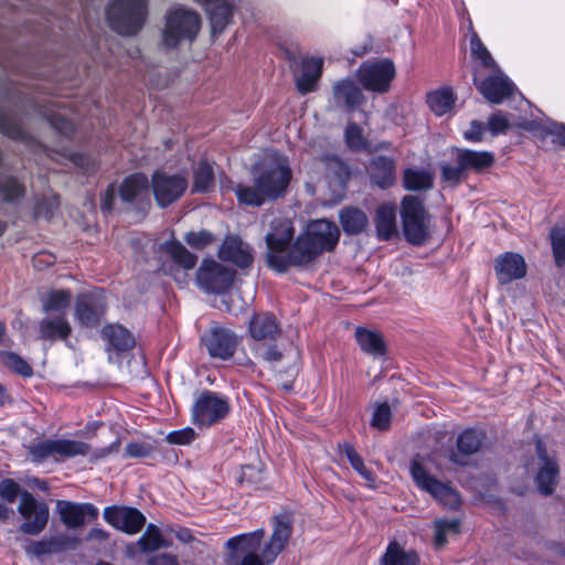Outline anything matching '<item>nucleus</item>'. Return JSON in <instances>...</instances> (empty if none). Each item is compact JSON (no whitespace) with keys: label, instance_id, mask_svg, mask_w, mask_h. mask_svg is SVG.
Here are the masks:
<instances>
[{"label":"nucleus","instance_id":"obj_17","mask_svg":"<svg viewBox=\"0 0 565 565\" xmlns=\"http://www.w3.org/2000/svg\"><path fill=\"white\" fill-rule=\"evenodd\" d=\"M103 514L108 524L130 535L139 533L146 524V516L131 507H107Z\"/></svg>","mask_w":565,"mask_h":565},{"label":"nucleus","instance_id":"obj_45","mask_svg":"<svg viewBox=\"0 0 565 565\" xmlns=\"http://www.w3.org/2000/svg\"><path fill=\"white\" fill-rule=\"evenodd\" d=\"M470 49L472 56L480 62V66L486 71H491L498 67L495 61L490 52L483 45L479 36L473 33L470 39Z\"/></svg>","mask_w":565,"mask_h":565},{"label":"nucleus","instance_id":"obj_62","mask_svg":"<svg viewBox=\"0 0 565 565\" xmlns=\"http://www.w3.org/2000/svg\"><path fill=\"white\" fill-rule=\"evenodd\" d=\"M125 452L130 458H143L151 454V447L139 443H131L127 445Z\"/></svg>","mask_w":565,"mask_h":565},{"label":"nucleus","instance_id":"obj_23","mask_svg":"<svg viewBox=\"0 0 565 565\" xmlns=\"http://www.w3.org/2000/svg\"><path fill=\"white\" fill-rule=\"evenodd\" d=\"M483 438V434L479 430H465L457 438V451H449V460L456 465H465L466 457L476 454L480 449Z\"/></svg>","mask_w":565,"mask_h":565},{"label":"nucleus","instance_id":"obj_49","mask_svg":"<svg viewBox=\"0 0 565 565\" xmlns=\"http://www.w3.org/2000/svg\"><path fill=\"white\" fill-rule=\"evenodd\" d=\"M24 194V188L14 178L0 179V199L13 202Z\"/></svg>","mask_w":565,"mask_h":565},{"label":"nucleus","instance_id":"obj_33","mask_svg":"<svg viewBox=\"0 0 565 565\" xmlns=\"http://www.w3.org/2000/svg\"><path fill=\"white\" fill-rule=\"evenodd\" d=\"M339 218L343 231L349 235L360 234L369 226L367 215L354 206L343 207Z\"/></svg>","mask_w":565,"mask_h":565},{"label":"nucleus","instance_id":"obj_60","mask_svg":"<svg viewBox=\"0 0 565 565\" xmlns=\"http://www.w3.org/2000/svg\"><path fill=\"white\" fill-rule=\"evenodd\" d=\"M488 128L492 135L497 136L509 128V120L501 111H497L489 117Z\"/></svg>","mask_w":565,"mask_h":565},{"label":"nucleus","instance_id":"obj_48","mask_svg":"<svg viewBox=\"0 0 565 565\" xmlns=\"http://www.w3.org/2000/svg\"><path fill=\"white\" fill-rule=\"evenodd\" d=\"M0 359L1 362L9 367L10 370L14 371L15 373L29 377L33 374L32 367L30 364L24 361L21 356L13 352L3 351L0 352Z\"/></svg>","mask_w":565,"mask_h":565},{"label":"nucleus","instance_id":"obj_36","mask_svg":"<svg viewBox=\"0 0 565 565\" xmlns=\"http://www.w3.org/2000/svg\"><path fill=\"white\" fill-rule=\"evenodd\" d=\"M72 292L66 289H53L43 300L42 308L46 313H56L66 317L72 302Z\"/></svg>","mask_w":565,"mask_h":565},{"label":"nucleus","instance_id":"obj_42","mask_svg":"<svg viewBox=\"0 0 565 565\" xmlns=\"http://www.w3.org/2000/svg\"><path fill=\"white\" fill-rule=\"evenodd\" d=\"M214 185V172L212 166L202 161L194 170L193 192H209Z\"/></svg>","mask_w":565,"mask_h":565},{"label":"nucleus","instance_id":"obj_64","mask_svg":"<svg viewBox=\"0 0 565 565\" xmlns=\"http://www.w3.org/2000/svg\"><path fill=\"white\" fill-rule=\"evenodd\" d=\"M116 188L114 184H110L102 196V209L106 212H110L114 207V202L116 199Z\"/></svg>","mask_w":565,"mask_h":565},{"label":"nucleus","instance_id":"obj_58","mask_svg":"<svg viewBox=\"0 0 565 565\" xmlns=\"http://www.w3.org/2000/svg\"><path fill=\"white\" fill-rule=\"evenodd\" d=\"M195 431L192 428L186 427L169 433L166 439L172 445H189L195 439Z\"/></svg>","mask_w":565,"mask_h":565},{"label":"nucleus","instance_id":"obj_9","mask_svg":"<svg viewBox=\"0 0 565 565\" xmlns=\"http://www.w3.org/2000/svg\"><path fill=\"white\" fill-rule=\"evenodd\" d=\"M18 512L24 520L19 531L26 535H39L47 525L50 509L44 501H39L29 491L21 492Z\"/></svg>","mask_w":565,"mask_h":565},{"label":"nucleus","instance_id":"obj_29","mask_svg":"<svg viewBox=\"0 0 565 565\" xmlns=\"http://www.w3.org/2000/svg\"><path fill=\"white\" fill-rule=\"evenodd\" d=\"M374 222L377 237L383 241L391 239L397 234L396 205L392 202L379 205L375 211Z\"/></svg>","mask_w":565,"mask_h":565},{"label":"nucleus","instance_id":"obj_41","mask_svg":"<svg viewBox=\"0 0 565 565\" xmlns=\"http://www.w3.org/2000/svg\"><path fill=\"white\" fill-rule=\"evenodd\" d=\"M403 183L409 191L428 190L433 186V178L426 171L408 168L404 171Z\"/></svg>","mask_w":565,"mask_h":565},{"label":"nucleus","instance_id":"obj_19","mask_svg":"<svg viewBox=\"0 0 565 565\" xmlns=\"http://www.w3.org/2000/svg\"><path fill=\"white\" fill-rule=\"evenodd\" d=\"M56 513L67 529H78L98 516V509L92 503H77L67 500L56 501Z\"/></svg>","mask_w":565,"mask_h":565},{"label":"nucleus","instance_id":"obj_51","mask_svg":"<svg viewBox=\"0 0 565 565\" xmlns=\"http://www.w3.org/2000/svg\"><path fill=\"white\" fill-rule=\"evenodd\" d=\"M551 242L555 262L558 266L565 263V228H553L551 231Z\"/></svg>","mask_w":565,"mask_h":565},{"label":"nucleus","instance_id":"obj_53","mask_svg":"<svg viewBox=\"0 0 565 565\" xmlns=\"http://www.w3.org/2000/svg\"><path fill=\"white\" fill-rule=\"evenodd\" d=\"M184 241L193 248L202 249L214 242V236L205 230L199 232H189Z\"/></svg>","mask_w":565,"mask_h":565},{"label":"nucleus","instance_id":"obj_7","mask_svg":"<svg viewBox=\"0 0 565 565\" xmlns=\"http://www.w3.org/2000/svg\"><path fill=\"white\" fill-rule=\"evenodd\" d=\"M89 451L88 444L71 439H45L29 446V454L34 462H43L50 458L61 461L76 456H85Z\"/></svg>","mask_w":565,"mask_h":565},{"label":"nucleus","instance_id":"obj_32","mask_svg":"<svg viewBox=\"0 0 565 565\" xmlns=\"http://www.w3.org/2000/svg\"><path fill=\"white\" fill-rule=\"evenodd\" d=\"M381 565H420L419 555L415 550H406L397 541L388 543L385 553L380 558Z\"/></svg>","mask_w":565,"mask_h":565},{"label":"nucleus","instance_id":"obj_26","mask_svg":"<svg viewBox=\"0 0 565 565\" xmlns=\"http://www.w3.org/2000/svg\"><path fill=\"white\" fill-rule=\"evenodd\" d=\"M280 332L276 318L268 312L255 315L249 322V333L257 343L275 340Z\"/></svg>","mask_w":565,"mask_h":565},{"label":"nucleus","instance_id":"obj_1","mask_svg":"<svg viewBox=\"0 0 565 565\" xmlns=\"http://www.w3.org/2000/svg\"><path fill=\"white\" fill-rule=\"evenodd\" d=\"M292 518L279 514L274 518L273 533L262 546L263 529L231 537L226 547L231 551L226 565H270L285 550L292 534Z\"/></svg>","mask_w":565,"mask_h":565},{"label":"nucleus","instance_id":"obj_38","mask_svg":"<svg viewBox=\"0 0 565 565\" xmlns=\"http://www.w3.org/2000/svg\"><path fill=\"white\" fill-rule=\"evenodd\" d=\"M456 96L451 88H440L431 92L427 96V104L431 111L437 116H443L450 111L455 105Z\"/></svg>","mask_w":565,"mask_h":565},{"label":"nucleus","instance_id":"obj_15","mask_svg":"<svg viewBox=\"0 0 565 565\" xmlns=\"http://www.w3.org/2000/svg\"><path fill=\"white\" fill-rule=\"evenodd\" d=\"M201 342L211 358L228 360L234 355L239 340L232 330L215 326L202 335Z\"/></svg>","mask_w":565,"mask_h":565},{"label":"nucleus","instance_id":"obj_50","mask_svg":"<svg viewBox=\"0 0 565 565\" xmlns=\"http://www.w3.org/2000/svg\"><path fill=\"white\" fill-rule=\"evenodd\" d=\"M345 142L354 151H361L366 147L363 129L355 122H349L345 128Z\"/></svg>","mask_w":565,"mask_h":565},{"label":"nucleus","instance_id":"obj_40","mask_svg":"<svg viewBox=\"0 0 565 565\" xmlns=\"http://www.w3.org/2000/svg\"><path fill=\"white\" fill-rule=\"evenodd\" d=\"M340 452H343L350 461L352 468L366 481L369 486L375 482V475L364 465L362 457L355 451L352 445H339Z\"/></svg>","mask_w":565,"mask_h":565},{"label":"nucleus","instance_id":"obj_52","mask_svg":"<svg viewBox=\"0 0 565 565\" xmlns=\"http://www.w3.org/2000/svg\"><path fill=\"white\" fill-rule=\"evenodd\" d=\"M391 408L387 403L379 404L375 407L371 426L379 430H386L391 425Z\"/></svg>","mask_w":565,"mask_h":565},{"label":"nucleus","instance_id":"obj_13","mask_svg":"<svg viewBox=\"0 0 565 565\" xmlns=\"http://www.w3.org/2000/svg\"><path fill=\"white\" fill-rule=\"evenodd\" d=\"M188 188V180L181 174L157 171L151 178V190L157 204L167 207L178 201Z\"/></svg>","mask_w":565,"mask_h":565},{"label":"nucleus","instance_id":"obj_54","mask_svg":"<svg viewBox=\"0 0 565 565\" xmlns=\"http://www.w3.org/2000/svg\"><path fill=\"white\" fill-rule=\"evenodd\" d=\"M58 205L60 201L56 195L46 196L36 204L35 216L50 220L53 216L54 212L57 210Z\"/></svg>","mask_w":565,"mask_h":565},{"label":"nucleus","instance_id":"obj_3","mask_svg":"<svg viewBox=\"0 0 565 565\" xmlns=\"http://www.w3.org/2000/svg\"><path fill=\"white\" fill-rule=\"evenodd\" d=\"M291 180L290 168L281 161L264 167L254 178L253 185L236 184L233 190L241 204L260 206L285 195Z\"/></svg>","mask_w":565,"mask_h":565},{"label":"nucleus","instance_id":"obj_30","mask_svg":"<svg viewBox=\"0 0 565 565\" xmlns=\"http://www.w3.org/2000/svg\"><path fill=\"white\" fill-rule=\"evenodd\" d=\"M72 333V327L64 316L47 317L39 323V338L44 341L66 340Z\"/></svg>","mask_w":565,"mask_h":565},{"label":"nucleus","instance_id":"obj_6","mask_svg":"<svg viewBox=\"0 0 565 565\" xmlns=\"http://www.w3.org/2000/svg\"><path fill=\"white\" fill-rule=\"evenodd\" d=\"M401 216L406 239L414 245H422L428 237V213L423 201L414 195L404 196Z\"/></svg>","mask_w":565,"mask_h":565},{"label":"nucleus","instance_id":"obj_34","mask_svg":"<svg viewBox=\"0 0 565 565\" xmlns=\"http://www.w3.org/2000/svg\"><path fill=\"white\" fill-rule=\"evenodd\" d=\"M103 337L117 351H128L135 347L134 335L122 326L110 324L103 329Z\"/></svg>","mask_w":565,"mask_h":565},{"label":"nucleus","instance_id":"obj_24","mask_svg":"<svg viewBox=\"0 0 565 565\" xmlns=\"http://www.w3.org/2000/svg\"><path fill=\"white\" fill-rule=\"evenodd\" d=\"M149 189L148 178L143 173H134L124 179L118 188V193L121 201L137 203L148 198Z\"/></svg>","mask_w":565,"mask_h":565},{"label":"nucleus","instance_id":"obj_11","mask_svg":"<svg viewBox=\"0 0 565 565\" xmlns=\"http://www.w3.org/2000/svg\"><path fill=\"white\" fill-rule=\"evenodd\" d=\"M395 76V66L387 58L366 61L356 71V78L367 90L385 93Z\"/></svg>","mask_w":565,"mask_h":565},{"label":"nucleus","instance_id":"obj_4","mask_svg":"<svg viewBox=\"0 0 565 565\" xmlns=\"http://www.w3.org/2000/svg\"><path fill=\"white\" fill-rule=\"evenodd\" d=\"M148 17L146 0H111L106 20L111 30L124 36H134L143 28Z\"/></svg>","mask_w":565,"mask_h":565},{"label":"nucleus","instance_id":"obj_8","mask_svg":"<svg viewBox=\"0 0 565 565\" xmlns=\"http://www.w3.org/2000/svg\"><path fill=\"white\" fill-rule=\"evenodd\" d=\"M411 475L415 483L444 505L456 509L459 507L460 500L458 493L448 484L440 482L430 475L426 465L418 458H414L411 463Z\"/></svg>","mask_w":565,"mask_h":565},{"label":"nucleus","instance_id":"obj_63","mask_svg":"<svg viewBox=\"0 0 565 565\" xmlns=\"http://www.w3.org/2000/svg\"><path fill=\"white\" fill-rule=\"evenodd\" d=\"M484 131L483 124L479 121H472L469 130L465 131L463 136L467 140L472 142H478L482 140V135Z\"/></svg>","mask_w":565,"mask_h":565},{"label":"nucleus","instance_id":"obj_56","mask_svg":"<svg viewBox=\"0 0 565 565\" xmlns=\"http://www.w3.org/2000/svg\"><path fill=\"white\" fill-rule=\"evenodd\" d=\"M253 350L258 358L269 363L278 362L282 359V353L276 345H265L263 342H258L253 347Z\"/></svg>","mask_w":565,"mask_h":565},{"label":"nucleus","instance_id":"obj_25","mask_svg":"<svg viewBox=\"0 0 565 565\" xmlns=\"http://www.w3.org/2000/svg\"><path fill=\"white\" fill-rule=\"evenodd\" d=\"M332 98L337 106H345L349 109L360 106L365 99L361 88L350 78L333 84Z\"/></svg>","mask_w":565,"mask_h":565},{"label":"nucleus","instance_id":"obj_43","mask_svg":"<svg viewBox=\"0 0 565 565\" xmlns=\"http://www.w3.org/2000/svg\"><path fill=\"white\" fill-rule=\"evenodd\" d=\"M0 132L17 140H23L26 136L17 116L3 109H0Z\"/></svg>","mask_w":565,"mask_h":565},{"label":"nucleus","instance_id":"obj_27","mask_svg":"<svg viewBox=\"0 0 565 565\" xmlns=\"http://www.w3.org/2000/svg\"><path fill=\"white\" fill-rule=\"evenodd\" d=\"M322 58L309 57L301 62L300 72L296 75V85L301 94L313 92L322 73Z\"/></svg>","mask_w":565,"mask_h":565},{"label":"nucleus","instance_id":"obj_44","mask_svg":"<svg viewBox=\"0 0 565 565\" xmlns=\"http://www.w3.org/2000/svg\"><path fill=\"white\" fill-rule=\"evenodd\" d=\"M137 545L143 553L154 552L164 546L159 527L154 524H149L145 533L139 537Z\"/></svg>","mask_w":565,"mask_h":565},{"label":"nucleus","instance_id":"obj_22","mask_svg":"<svg viewBox=\"0 0 565 565\" xmlns=\"http://www.w3.org/2000/svg\"><path fill=\"white\" fill-rule=\"evenodd\" d=\"M218 257L232 262L241 268L248 267L253 262L250 248L238 236H227L218 249Z\"/></svg>","mask_w":565,"mask_h":565},{"label":"nucleus","instance_id":"obj_14","mask_svg":"<svg viewBox=\"0 0 565 565\" xmlns=\"http://www.w3.org/2000/svg\"><path fill=\"white\" fill-rule=\"evenodd\" d=\"M230 412L228 401L213 392H204L193 405V422L211 426L223 419Z\"/></svg>","mask_w":565,"mask_h":565},{"label":"nucleus","instance_id":"obj_47","mask_svg":"<svg viewBox=\"0 0 565 565\" xmlns=\"http://www.w3.org/2000/svg\"><path fill=\"white\" fill-rule=\"evenodd\" d=\"M435 530V545L443 547L447 543V536L449 534H457L459 532L458 520H446L439 519L434 523Z\"/></svg>","mask_w":565,"mask_h":565},{"label":"nucleus","instance_id":"obj_2","mask_svg":"<svg viewBox=\"0 0 565 565\" xmlns=\"http://www.w3.org/2000/svg\"><path fill=\"white\" fill-rule=\"evenodd\" d=\"M338 226L328 220L311 222L306 232L299 235L286 256L269 255V266L279 273L289 266H302L313 260L324 250H332L339 242Z\"/></svg>","mask_w":565,"mask_h":565},{"label":"nucleus","instance_id":"obj_37","mask_svg":"<svg viewBox=\"0 0 565 565\" xmlns=\"http://www.w3.org/2000/svg\"><path fill=\"white\" fill-rule=\"evenodd\" d=\"M162 250L184 270L193 269L196 265L198 257L190 253L180 242H166L162 245Z\"/></svg>","mask_w":565,"mask_h":565},{"label":"nucleus","instance_id":"obj_5","mask_svg":"<svg viewBox=\"0 0 565 565\" xmlns=\"http://www.w3.org/2000/svg\"><path fill=\"white\" fill-rule=\"evenodd\" d=\"M201 25L196 12L177 9L168 13L162 32V42L169 47H177L183 41H193Z\"/></svg>","mask_w":565,"mask_h":565},{"label":"nucleus","instance_id":"obj_35","mask_svg":"<svg viewBox=\"0 0 565 565\" xmlns=\"http://www.w3.org/2000/svg\"><path fill=\"white\" fill-rule=\"evenodd\" d=\"M355 339L361 350L370 355L380 356L385 353V343L383 337L375 331L356 328Z\"/></svg>","mask_w":565,"mask_h":565},{"label":"nucleus","instance_id":"obj_39","mask_svg":"<svg viewBox=\"0 0 565 565\" xmlns=\"http://www.w3.org/2000/svg\"><path fill=\"white\" fill-rule=\"evenodd\" d=\"M213 35L224 31L233 17V7L228 2H221L209 10Z\"/></svg>","mask_w":565,"mask_h":565},{"label":"nucleus","instance_id":"obj_16","mask_svg":"<svg viewBox=\"0 0 565 565\" xmlns=\"http://www.w3.org/2000/svg\"><path fill=\"white\" fill-rule=\"evenodd\" d=\"M234 273L215 260H203L196 271V281L206 292L221 294L233 282Z\"/></svg>","mask_w":565,"mask_h":565},{"label":"nucleus","instance_id":"obj_61","mask_svg":"<svg viewBox=\"0 0 565 565\" xmlns=\"http://www.w3.org/2000/svg\"><path fill=\"white\" fill-rule=\"evenodd\" d=\"M263 480V472L260 469L255 468L254 466L247 465L243 467L241 475V482L244 483H258Z\"/></svg>","mask_w":565,"mask_h":565},{"label":"nucleus","instance_id":"obj_12","mask_svg":"<svg viewBox=\"0 0 565 565\" xmlns=\"http://www.w3.org/2000/svg\"><path fill=\"white\" fill-rule=\"evenodd\" d=\"M107 310V300L102 289L92 290L77 296L75 318L86 328L97 327Z\"/></svg>","mask_w":565,"mask_h":565},{"label":"nucleus","instance_id":"obj_21","mask_svg":"<svg viewBox=\"0 0 565 565\" xmlns=\"http://www.w3.org/2000/svg\"><path fill=\"white\" fill-rule=\"evenodd\" d=\"M294 237V226L289 220L275 218L271 222V231L266 235V243L269 249L267 254V262L269 263V255L275 254L284 256Z\"/></svg>","mask_w":565,"mask_h":565},{"label":"nucleus","instance_id":"obj_55","mask_svg":"<svg viewBox=\"0 0 565 565\" xmlns=\"http://www.w3.org/2000/svg\"><path fill=\"white\" fill-rule=\"evenodd\" d=\"M50 125L64 136H71L74 132V125L60 113L44 114Z\"/></svg>","mask_w":565,"mask_h":565},{"label":"nucleus","instance_id":"obj_31","mask_svg":"<svg viewBox=\"0 0 565 565\" xmlns=\"http://www.w3.org/2000/svg\"><path fill=\"white\" fill-rule=\"evenodd\" d=\"M456 163L461 164L466 171L481 172L493 166L494 154L490 151L456 149Z\"/></svg>","mask_w":565,"mask_h":565},{"label":"nucleus","instance_id":"obj_20","mask_svg":"<svg viewBox=\"0 0 565 565\" xmlns=\"http://www.w3.org/2000/svg\"><path fill=\"white\" fill-rule=\"evenodd\" d=\"M494 271L499 284L505 285L523 278L526 274V264L520 254L507 252L494 259Z\"/></svg>","mask_w":565,"mask_h":565},{"label":"nucleus","instance_id":"obj_10","mask_svg":"<svg viewBox=\"0 0 565 565\" xmlns=\"http://www.w3.org/2000/svg\"><path fill=\"white\" fill-rule=\"evenodd\" d=\"M473 84L482 96L492 104L502 103L514 92L513 83L499 67L489 71L488 75L482 74L481 68L476 67Z\"/></svg>","mask_w":565,"mask_h":565},{"label":"nucleus","instance_id":"obj_59","mask_svg":"<svg viewBox=\"0 0 565 565\" xmlns=\"http://www.w3.org/2000/svg\"><path fill=\"white\" fill-rule=\"evenodd\" d=\"M440 169L443 180L451 184H458L463 179L466 172L465 168L458 163L456 166L443 164Z\"/></svg>","mask_w":565,"mask_h":565},{"label":"nucleus","instance_id":"obj_57","mask_svg":"<svg viewBox=\"0 0 565 565\" xmlns=\"http://www.w3.org/2000/svg\"><path fill=\"white\" fill-rule=\"evenodd\" d=\"M20 486L12 479L0 481V498L9 503H13L18 495H21Z\"/></svg>","mask_w":565,"mask_h":565},{"label":"nucleus","instance_id":"obj_18","mask_svg":"<svg viewBox=\"0 0 565 565\" xmlns=\"http://www.w3.org/2000/svg\"><path fill=\"white\" fill-rule=\"evenodd\" d=\"M536 455L539 468L535 476L536 487L543 495H550L554 492L557 482L559 468L556 459L547 454L542 440H536Z\"/></svg>","mask_w":565,"mask_h":565},{"label":"nucleus","instance_id":"obj_28","mask_svg":"<svg viewBox=\"0 0 565 565\" xmlns=\"http://www.w3.org/2000/svg\"><path fill=\"white\" fill-rule=\"evenodd\" d=\"M395 160L384 156L374 157L369 166L371 181L381 189H386L395 182Z\"/></svg>","mask_w":565,"mask_h":565},{"label":"nucleus","instance_id":"obj_46","mask_svg":"<svg viewBox=\"0 0 565 565\" xmlns=\"http://www.w3.org/2000/svg\"><path fill=\"white\" fill-rule=\"evenodd\" d=\"M63 548L62 542L57 537L32 541L25 546L28 555L41 557Z\"/></svg>","mask_w":565,"mask_h":565}]
</instances>
